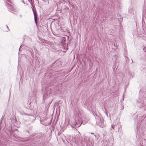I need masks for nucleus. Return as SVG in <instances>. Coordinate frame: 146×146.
I'll use <instances>...</instances> for the list:
<instances>
[{
  "mask_svg": "<svg viewBox=\"0 0 146 146\" xmlns=\"http://www.w3.org/2000/svg\"><path fill=\"white\" fill-rule=\"evenodd\" d=\"M74 117L75 118V120H74L73 121L70 123V125H71L72 127L76 128V121H79L80 120V112H76L75 111L74 113Z\"/></svg>",
  "mask_w": 146,
  "mask_h": 146,
  "instance_id": "nucleus-1",
  "label": "nucleus"
},
{
  "mask_svg": "<svg viewBox=\"0 0 146 146\" xmlns=\"http://www.w3.org/2000/svg\"><path fill=\"white\" fill-rule=\"evenodd\" d=\"M28 1L30 3L31 5L33 7V8H32V11L33 13V14L34 17V20L35 23L36 25V26L37 25V20L38 19H37V12L36 10V9H34V8H35V7L34 6L33 4V1L32 0H28Z\"/></svg>",
  "mask_w": 146,
  "mask_h": 146,
  "instance_id": "nucleus-2",
  "label": "nucleus"
},
{
  "mask_svg": "<svg viewBox=\"0 0 146 146\" xmlns=\"http://www.w3.org/2000/svg\"><path fill=\"white\" fill-rule=\"evenodd\" d=\"M80 143L82 145H84L86 144L87 146H90L91 143L90 142L89 139L87 137H85L84 139L81 140V141H80Z\"/></svg>",
  "mask_w": 146,
  "mask_h": 146,
  "instance_id": "nucleus-3",
  "label": "nucleus"
},
{
  "mask_svg": "<svg viewBox=\"0 0 146 146\" xmlns=\"http://www.w3.org/2000/svg\"><path fill=\"white\" fill-rule=\"evenodd\" d=\"M36 113V112L33 110L27 109V112L25 113V114L29 116H33Z\"/></svg>",
  "mask_w": 146,
  "mask_h": 146,
  "instance_id": "nucleus-4",
  "label": "nucleus"
},
{
  "mask_svg": "<svg viewBox=\"0 0 146 146\" xmlns=\"http://www.w3.org/2000/svg\"><path fill=\"white\" fill-rule=\"evenodd\" d=\"M97 121V123L99 126L102 128L105 127L106 125L104 124V122L103 119H102L101 118L99 117Z\"/></svg>",
  "mask_w": 146,
  "mask_h": 146,
  "instance_id": "nucleus-5",
  "label": "nucleus"
},
{
  "mask_svg": "<svg viewBox=\"0 0 146 146\" xmlns=\"http://www.w3.org/2000/svg\"><path fill=\"white\" fill-rule=\"evenodd\" d=\"M7 133L8 134L10 135H11L13 134V130H12L11 127H9L6 130Z\"/></svg>",
  "mask_w": 146,
  "mask_h": 146,
  "instance_id": "nucleus-6",
  "label": "nucleus"
},
{
  "mask_svg": "<svg viewBox=\"0 0 146 146\" xmlns=\"http://www.w3.org/2000/svg\"><path fill=\"white\" fill-rule=\"evenodd\" d=\"M51 91V89L49 88H46L45 89V93H46V95L47 96L48 94L49 95H50V94L51 93L50 92Z\"/></svg>",
  "mask_w": 146,
  "mask_h": 146,
  "instance_id": "nucleus-7",
  "label": "nucleus"
},
{
  "mask_svg": "<svg viewBox=\"0 0 146 146\" xmlns=\"http://www.w3.org/2000/svg\"><path fill=\"white\" fill-rule=\"evenodd\" d=\"M136 143L137 146H143V143L140 140H138L137 141Z\"/></svg>",
  "mask_w": 146,
  "mask_h": 146,
  "instance_id": "nucleus-8",
  "label": "nucleus"
},
{
  "mask_svg": "<svg viewBox=\"0 0 146 146\" xmlns=\"http://www.w3.org/2000/svg\"><path fill=\"white\" fill-rule=\"evenodd\" d=\"M80 120L79 121H76V128L79 127L81 125V123H80Z\"/></svg>",
  "mask_w": 146,
  "mask_h": 146,
  "instance_id": "nucleus-9",
  "label": "nucleus"
},
{
  "mask_svg": "<svg viewBox=\"0 0 146 146\" xmlns=\"http://www.w3.org/2000/svg\"><path fill=\"white\" fill-rule=\"evenodd\" d=\"M128 11H129V13H132V8L131 7H129V9Z\"/></svg>",
  "mask_w": 146,
  "mask_h": 146,
  "instance_id": "nucleus-10",
  "label": "nucleus"
},
{
  "mask_svg": "<svg viewBox=\"0 0 146 146\" xmlns=\"http://www.w3.org/2000/svg\"><path fill=\"white\" fill-rule=\"evenodd\" d=\"M29 52H30L31 54H33V50H29Z\"/></svg>",
  "mask_w": 146,
  "mask_h": 146,
  "instance_id": "nucleus-11",
  "label": "nucleus"
},
{
  "mask_svg": "<svg viewBox=\"0 0 146 146\" xmlns=\"http://www.w3.org/2000/svg\"><path fill=\"white\" fill-rule=\"evenodd\" d=\"M118 20L119 21H121L123 20V18H119Z\"/></svg>",
  "mask_w": 146,
  "mask_h": 146,
  "instance_id": "nucleus-12",
  "label": "nucleus"
},
{
  "mask_svg": "<svg viewBox=\"0 0 146 146\" xmlns=\"http://www.w3.org/2000/svg\"><path fill=\"white\" fill-rule=\"evenodd\" d=\"M46 94L45 93V94L43 96V100H44L45 96H46Z\"/></svg>",
  "mask_w": 146,
  "mask_h": 146,
  "instance_id": "nucleus-13",
  "label": "nucleus"
},
{
  "mask_svg": "<svg viewBox=\"0 0 146 146\" xmlns=\"http://www.w3.org/2000/svg\"><path fill=\"white\" fill-rule=\"evenodd\" d=\"M143 50L144 51L146 52V47H144L143 48Z\"/></svg>",
  "mask_w": 146,
  "mask_h": 146,
  "instance_id": "nucleus-14",
  "label": "nucleus"
},
{
  "mask_svg": "<svg viewBox=\"0 0 146 146\" xmlns=\"http://www.w3.org/2000/svg\"><path fill=\"white\" fill-rule=\"evenodd\" d=\"M3 116L2 117V118H1V119H0V120H1V121H2L3 120Z\"/></svg>",
  "mask_w": 146,
  "mask_h": 146,
  "instance_id": "nucleus-15",
  "label": "nucleus"
},
{
  "mask_svg": "<svg viewBox=\"0 0 146 146\" xmlns=\"http://www.w3.org/2000/svg\"><path fill=\"white\" fill-rule=\"evenodd\" d=\"M2 123V121L0 120V125H1Z\"/></svg>",
  "mask_w": 146,
  "mask_h": 146,
  "instance_id": "nucleus-16",
  "label": "nucleus"
},
{
  "mask_svg": "<svg viewBox=\"0 0 146 146\" xmlns=\"http://www.w3.org/2000/svg\"><path fill=\"white\" fill-rule=\"evenodd\" d=\"M114 45L115 46H117V44H114Z\"/></svg>",
  "mask_w": 146,
  "mask_h": 146,
  "instance_id": "nucleus-17",
  "label": "nucleus"
},
{
  "mask_svg": "<svg viewBox=\"0 0 146 146\" xmlns=\"http://www.w3.org/2000/svg\"><path fill=\"white\" fill-rule=\"evenodd\" d=\"M111 128L113 129H114V127L113 126V125H111Z\"/></svg>",
  "mask_w": 146,
  "mask_h": 146,
  "instance_id": "nucleus-18",
  "label": "nucleus"
},
{
  "mask_svg": "<svg viewBox=\"0 0 146 146\" xmlns=\"http://www.w3.org/2000/svg\"><path fill=\"white\" fill-rule=\"evenodd\" d=\"M2 129V126L1 125H0V131Z\"/></svg>",
  "mask_w": 146,
  "mask_h": 146,
  "instance_id": "nucleus-19",
  "label": "nucleus"
},
{
  "mask_svg": "<svg viewBox=\"0 0 146 146\" xmlns=\"http://www.w3.org/2000/svg\"><path fill=\"white\" fill-rule=\"evenodd\" d=\"M22 47V45H21V46H20V48H19V51H20V48H21V47Z\"/></svg>",
  "mask_w": 146,
  "mask_h": 146,
  "instance_id": "nucleus-20",
  "label": "nucleus"
},
{
  "mask_svg": "<svg viewBox=\"0 0 146 146\" xmlns=\"http://www.w3.org/2000/svg\"><path fill=\"white\" fill-rule=\"evenodd\" d=\"M14 121H15V122H16V121H17L15 119Z\"/></svg>",
  "mask_w": 146,
  "mask_h": 146,
  "instance_id": "nucleus-21",
  "label": "nucleus"
},
{
  "mask_svg": "<svg viewBox=\"0 0 146 146\" xmlns=\"http://www.w3.org/2000/svg\"><path fill=\"white\" fill-rule=\"evenodd\" d=\"M22 2L24 4H25V3H24V2L23 1H22Z\"/></svg>",
  "mask_w": 146,
  "mask_h": 146,
  "instance_id": "nucleus-22",
  "label": "nucleus"
},
{
  "mask_svg": "<svg viewBox=\"0 0 146 146\" xmlns=\"http://www.w3.org/2000/svg\"><path fill=\"white\" fill-rule=\"evenodd\" d=\"M6 26H7V28H8V27L7 26V25H6Z\"/></svg>",
  "mask_w": 146,
  "mask_h": 146,
  "instance_id": "nucleus-23",
  "label": "nucleus"
},
{
  "mask_svg": "<svg viewBox=\"0 0 146 146\" xmlns=\"http://www.w3.org/2000/svg\"><path fill=\"white\" fill-rule=\"evenodd\" d=\"M58 135H60L59 132L58 133Z\"/></svg>",
  "mask_w": 146,
  "mask_h": 146,
  "instance_id": "nucleus-24",
  "label": "nucleus"
}]
</instances>
